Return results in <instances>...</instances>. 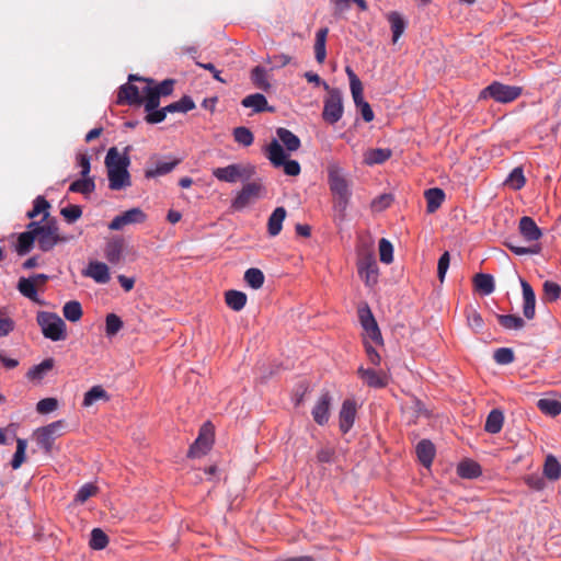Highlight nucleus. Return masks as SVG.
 Here are the masks:
<instances>
[{
	"label": "nucleus",
	"mask_w": 561,
	"mask_h": 561,
	"mask_svg": "<svg viewBox=\"0 0 561 561\" xmlns=\"http://www.w3.org/2000/svg\"><path fill=\"white\" fill-rule=\"evenodd\" d=\"M327 173L328 185L334 198L333 208L339 214L340 219L343 220L353 195L352 180L346 170L336 162L328 164Z\"/></svg>",
	"instance_id": "nucleus-1"
},
{
	"label": "nucleus",
	"mask_w": 561,
	"mask_h": 561,
	"mask_svg": "<svg viewBox=\"0 0 561 561\" xmlns=\"http://www.w3.org/2000/svg\"><path fill=\"white\" fill-rule=\"evenodd\" d=\"M105 165L111 190L119 191L131 185L128 172L130 158L127 152L121 153L116 147L110 148L105 157Z\"/></svg>",
	"instance_id": "nucleus-2"
},
{
	"label": "nucleus",
	"mask_w": 561,
	"mask_h": 561,
	"mask_svg": "<svg viewBox=\"0 0 561 561\" xmlns=\"http://www.w3.org/2000/svg\"><path fill=\"white\" fill-rule=\"evenodd\" d=\"M27 228L34 229L38 248L43 252L50 251L59 242H67L69 237L59 236V227L56 219L43 221H31Z\"/></svg>",
	"instance_id": "nucleus-3"
},
{
	"label": "nucleus",
	"mask_w": 561,
	"mask_h": 561,
	"mask_svg": "<svg viewBox=\"0 0 561 561\" xmlns=\"http://www.w3.org/2000/svg\"><path fill=\"white\" fill-rule=\"evenodd\" d=\"M36 321L46 339L57 342L67 337L66 323L57 313L39 311Z\"/></svg>",
	"instance_id": "nucleus-4"
},
{
	"label": "nucleus",
	"mask_w": 561,
	"mask_h": 561,
	"mask_svg": "<svg viewBox=\"0 0 561 561\" xmlns=\"http://www.w3.org/2000/svg\"><path fill=\"white\" fill-rule=\"evenodd\" d=\"M213 176L226 183L237 181H249L255 174V167L252 164L232 163L227 167L213 170Z\"/></svg>",
	"instance_id": "nucleus-5"
},
{
	"label": "nucleus",
	"mask_w": 561,
	"mask_h": 561,
	"mask_svg": "<svg viewBox=\"0 0 561 561\" xmlns=\"http://www.w3.org/2000/svg\"><path fill=\"white\" fill-rule=\"evenodd\" d=\"M520 93L522 89L519 87L506 85L495 81L480 92L479 99L490 98L500 103H510L516 100Z\"/></svg>",
	"instance_id": "nucleus-6"
},
{
	"label": "nucleus",
	"mask_w": 561,
	"mask_h": 561,
	"mask_svg": "<svg viewBox=\"0 0 561 561\" xmlns=\"http://www.w3.org/2000/svg\"><path fill=\"white\" fill-rule=\"evenodd\" d=\"M357 271L365 285L373 287L378 282L379 270L373 251H362L358 255Z\"/></svg>",
	"instance_id": "nucleus-7"
},
{
	"label": "nucleus",
	"mask_w": 561,
	"mask_h": 561,
	"mask_svg": "<svg viewBox=\"0 0 561 561\" xmlns=\"http://www.w3.org/2000/svg\"><path fill=\"white\" fill-rule=\"evenodd\" d=\"M343 112L342 92L333 88L328 91V96L324 99L322 118L328 124L334 125L342 118Z\"/></svg>",
	"instance_id": "nucleus-8"
},
{
	"label": "nucleus",
	"mask_w": 561,
	"mask_h": 561,
	"mask_svg": "<svg viewBox=\"0 0 561 561\" xmlns=\"http://www.w3.org/2000/svg\"><path fill=\"white\" fill-rule=\"evenodd\" d=\"M128 81H139L144 83L141 91L144 94H146V98L156 96L157 101L159 102L161 96H168L172 94L175 83L173 79H165L159 84H154L153 79L142 78L137 75H130L128 77Z\"/></svg>",
	"instance_id": "nucleus-9"
},
{
	"label": "nucleus",
	"mask_w": 561,
	"mask_h": 561,
	"mask_svg": "<svg viewBox=\"0 0 561 561\" xmlns=\"http://www.w3.org/2000/svg\"><path fill=\"white\" fill-rule=\"evenodd\" d=\"M264 186L259 181L248 182L237 193L236 197L231 201V207L234 210H242L251 203L259 199L264 192Z\"/></svg>",
	"instance_id": "nucleus-10"
},
{
	"label": "nucleus",
	"mask_w": 561,
	"mask_h": 561,
	"mask_svg": "<svg viewBox=\"0 0 561 561\" xmlns=\"http://www.w3.org/2000/svg\"><path fill=\"white\" fill-rule=\"evenodd\" d=\"M358 318L360 325L365 331L364 341L367 340L376 345L382 346L383 339L381 332L370 308L367 305L358 309Z\"/></svg>",
	"instance_id": "nucleus-11"
},
{
	"label": "nucleus",
	"mask_w": 561,
	"mask_h": 561,
	"mask_svg": "<svg viewBox=\"0 0 561 561\" xmlns=\"http://www.w3.org/2000/svg\"><path fill=\"white\" fill-rule=\"evenodd\" d=\"M181 162V159L175 157H163L153 156L150 158L151 165L145 170L146 179H154L169 174L174 168Z\"/></svg>",
	"instance_id": "nucleus-12"
},
{
	"label": "nucleus",
	"mask_w": 561,
	"mask_h": 561,
	"mask_svg": "<svg viewBox=\"0 0 561 561\" xmlns=\"http://www.w3.org/2000/svg\"><path fill=\"white\" fill-rule=\"evenodd\" d=\"M125 83L119 87L117 93V103L118 104H128V105H144L146 102V94L142 93V87H138L131 83Z\"/></svg>",
	"instance_id": "nucleus-13"
},
{
	"label": "nucleus",
	"mask_w": 561,
	"mask_h": 561,
	"mask_svg": "<svg viewBox=\"0 0 561 561\" xmlns=\"http://www.w3.org/2000/svg\"><path fill=\"white\" fill-rule=\"evenodd\" d=\"M146 214L138 207L130 208L117 215L108 224L111 230H122L127 225L141 224L146 220Z\"/></svg>",
	"instance_id": "nucleus-14"
},
{
	"label": "nucleus",
	"mask_w": 561,
	"mask_h": 561,
	"mask_svg": "<svg viewBox=\"0 0 561 561\" xmlns=\"http://www.w3.org/2000/svg\"><path fill=\"white\" fill-rule=\"evenodd\" d=\"M332 404V397L329 391H324L320 394L314 407L312 408L311 414L313 421L322 426L328 423L330 417V408Z\"/></svg>",
	"instance_id": "nucleus-15"
},
{
	"label": "nucleus",
	"mask_w": 561,
	"mask_h": 561,
	"mask_svg": "<svg viewBox=\"0 0 561 561\" xmlns=\"http://www.w3.org/2000/svg\"><path fill=\"white\" fill-rule=\"evenodd\" d=\"M357 404L353 399L343 401L339 413V425L342 433L346 434L354 425Z\"/></svg>",
	"instance_id": "nucleus-16"
},
{
	"label": "nucleus",
	"mask_w": 561,
	"mask_h": 561,
	"mask_svg": "<svg viewBox=\"0 0 561 561\" xmlns=\"http://www.w3.org/2000/svg\"><path fill=\"white\" fill-rule=\"evenodd\" d=\"M518 231L525 242L537 244L536 242L541 239L542 231L537 226L531 217L524 216L519 219Z\"/></svg>",
	"instance_id": "nucleus-17"
},
{
	"label": "nucleus",
	"mask_w": 561,
	"mask_h": 561,
	"mask_svg": "<svg viewBox=\"0 0 561 561\" xmlns=\"http://www.w3.org/2000/svg\"><path fill=\"white\" fill-rule=\"evenodd\" d=\"M159 105L160 102L157 101L156 96L146 98L144 108L146 112L145 121L148 124H159L165 119L168 111H165V106L159 108Z\"/></svg>",
	"instance_id": "nucleus-18"
},
{
	"label": "nucleus",
	"mask_w": 561,
	"mask_h": 561,
	"mask_svg": "<svg viewBox=\"0 0 561 561\" xmlns=\"http://www.w3.org/2000/svg\"><path fill=\"white\" fill-rule=\"evenodd\" d=\"M357 373L360 379L371 388H383L388 383L387 375L380 370L359 367Z\"/></svg>",
	"instance_id": "nucleus-19"
},
{
	"label": "nucleus",
	"mask_w": 561,
	"mask_h": 561,
	"mask_svg": "<svg viewBox=\"0 0 561 561\" xmlns=\"http://www.w3.org/2000/svg\"><path fill=\"white\" fill-rule=\"evenodd\" d=\"M83 275L91 277L98 284H107L111 279L107 265L99 261L90 262L83 271Z\"/></svg>",
	"instance_id": "nucleus-20"
},
{
	"label": "nucleus",
	"mask_w": 561,
	"mask_h": 561,
	"mask_svg": "<svg viewBox=\"0 0 561 561\" xmlns=\"http://www.w3.org/2000/svg\"><path fill=\"white\" fill-rule=\"evenodd\" d=\"M522 291H523V313L524 317L528 320L534 319L535 317V309H536V296L535 291L529 285L528 282H526L523 278H519Z\"/></svg>",
	"instance_id": "nucleus-21"
},
{
	"label": "nucleus",
	"mask_w": 561,
	"mask_h": 561,
	"mask_svg": "<svg viewBox=\"0 0 561 561\" xmlns=\"http://www.w3.org/2000/svg\"><path fill=\"white\" fill-rule=\"evenodd\" d=\"M242 106L252 108L254 113L274 112L273 106H268L266 98L261 93H253L241 101Z\"/></svg>",
	"instance_id": "nucleus-22"
},
{
	"label": "nucleus",
	"mask_w": 561,
	"mask_h": 561,
	"mask_svg": "<svg viewBox=\"0 0 561 561\" xmlns=\"http://www.w3.org/2000/svg\"><path fill=\"white\" fill-rule=\"evenodd\" d=\"M124 240L119 237L113 238L107 241L104 255L111 264H117L123 257Z\"/></svg>",
	"instance_id": "nucleus-23"
},
{
	"label": "nucleus",
	"mask_w": 561,
	"mask_h": 561,
	"mask_svg": "<svg viewBox=\"0 0 561 561\" xmlns=\"http://www.w3.org/2000/svg\"><path fill=\"white\" fill-rule=\"evenodd\" d=\"M286 218V209L284 207H276L267 221V232L271 237L279 234L283 228V222Z\"/></svg>",
	"instance_id": "nucleus-24"
},
{
	"label": "nucleus",
	"mask_w": 561,
	"mask_h": 561,
	"mask_svg": "<svg viewBox=\"0 0 561 561\" xmlns=\"http://www.w3.org/2000/svg\"><path fill=\"white\" fill-rule=\"evenodd\" d=\"M387 20L392 32V42L397 43L407 28V21L402 14L397 11L389 12L387 14Z\"/></svg>",
	"instance_id": "nucleus-25"
},
{
	"label": "nucleus",
	"mask_w": 561,
	"mask_h": 561,
	"mask_svg": "<svg viewBox=\"0 0 561 561\" xmlns=\"http://www.w3.org/2000/svg\"><path fill=\"white\" fill-rule=\"evenodd\" d=\"M416 455L423 466L430 467L435 457V447L433 443L428 439H422L416 445Z\"/></svg>",
	"instance_id": "nucleus-26"
},
{
	"label": "nucleus",
	"mask_w": 561,
	"mask_h": 561,
	"mask_svg": "<svg viewBox=\"0 0 561 561\" xmlns=\"http://www.w3.org/2000/svg\"><path fill=\"white\" fill-rule=\"evenodd\" d=\"M16 288L22 296L28 298L33 302L38 305L43 304V300L38 297L36 285L30 277H21L18 282Z\"/></svg>",
	"instance_id": "nucleus-27"
},
{
	"label": "nucleus",
	"mask_w": 561,
	"mask_h": 561,
	"mask_svg": "<svg viewBox=\"0 0 561 561\" xmlns=\"http://www.w3.org/2000/svg\"><path fill=\"white\" fill-rule=\"evenodd\" d=\"M392 154L389 148L368 149L364 153V163L367 165L381 164L386 162Z\"/></svg>",
	"instance_id": "nucleus-28"
},
{
	"label": "nucleus",
	"mask_w": 561,
	"mask_h": 561,
	"mask_svg": "<svg viewBox=\"0 0 561 561\" xmlns=\"http://www.w3.org/2000/svg\"><path fill=\"white\" fill-rule=\"evenodd\" d=\"M35 241H36V239H35L34 229L27 228L26 231L20 233L18 237L16 245H15V250H16L18 254L19 255L27 254L32 250Z\"/></svg>",
	"instance_id": "nucleus-29"
},
{
	"label": "nucleus",
	"mask_w": 561,
	"mask_h": 561,
	"mask_svg": "<svg viewBox=\"0 0 561 561\" xmlns=\"http://www.w3.org/2000/svg\"><path fill=\"white\" fill-rule=\"evenodd\" d=\"M504 423V414L499 409H493L486 416L484 430L490 434H497L501 432Z\"/></svg>",
	"instance_id": "nucleus-30"
},
{
	"label": "nucleus",
	"mask_w": 561,
	"mask_h": 561,
	"mask_svg": "<svg viewBox=\"0 0 561 561\" xmlns=\"http://www.w3.org/2000/svg\"><path fill=\"white\" fill-rule=\"evenodd\" d=\"M425 199L427 203L426 210L432 214L435 213L445 199V193L442 188L433 187L425 191Z\"/></svg>",
	"instance_id": "nucleus-31"
},
{
	"label": "nucleus",
	"mask_w": 561,
	"mask_h": 561,
	"mask_svg": "<svg viewBox=\"0 0 561 561\" xmlns=\"http://www.w3.org/2000/svg\"><path fill=\"white\" fill-rule=\"evenodd\" d=\"M266 156L274 167H280L286 160V153L276 139H273L267 146Z\"/></svg>",
	"instance_id": "nucleus-32"
},
{
	"label": "nucleus",
	"mask_w": 561,
	"mask_h": 561,
	"mask_svg": "<svg viewBox=\"0 0 561 561\" xmlns=\"http://www.w3.org/2000/svg\"><path fill=\"white\" fill-rule=\"evenodd\" d=\"M247 295L243 291L230 289L225 294L227 306L233 311H240L247 304Z\"/></svg>",
	"instance_id": "nucleus-33"
},
{
	"label": "nucleus",
	"mask_w": 561,
	"mask_h": 561,
	"mask_svg": "<svg viewBox=\"0 0 561 561\" xmlns=\"http://www.w3.org/2000/svg\"><path fill=\"white\" fill-rule=\"evenodd\" d=\"M276 135L288 151H296L300 148V139L289 129L279 127L276 129Z\"/></svg>",
	"instance_id": "nucleus-34"
},
{
	"label": "nucleus",
	"mask_w": 561,
	"mask_h": 561,
	"mask_svg": "<svg viewBox=\"0 0 561 561\" xmlns=\"http://www.w3.org/2000/svg\"><path fill=\"white\" fill-rule=\"evenodd\" d=\"M458 476L463 479H474L481 476V466L473 460H463L458 465Z\"/></svg>",
	"instance_id": "nucleus-35"
},
{
	"label": "nucleus",
	"mask_w": 561,
	"mask_h": 561,
	"mask_svg": "<svg viewBox=\"0 0 561 561\" xmlns=\"http://www.w3.org/2000/svg\"><path fill=\"white\" fill-rule=\"evenodd\" d=\"M328 33H329L328 27L320 28L316 33L314 56H316V60L319 64H322L327 57L325 43H327Z\"/></svg>",
	"instance_id": "nucleus-36"
},
{
	"label": "nucleus",
	"mask_w": 561,
	"mask_h": 561,
	"mask_svg": "<svg viewBox=\"0 0 561 561\" xmlns=\"http://www.w3.org/2000/svg\"><path fill=\"white\" fill-rule=\"evenodd\" d=\"M476 289L482 295H490L494 291L495 285L493 276L485 273H479L473 278Z\"/></svg>",
	"instance_id": "nucleus-37"
},
{
	"label": "nucleus",
	"mask_w": 561,
	"mask_h": 561,
	"mask_svg": "<svg viewBox=\"0 0 561 561\" xmlns=\"http://www.w3.org/2000/svg\"><path fill=\"white\" fill-rule=\"evenodd\" d=\"M543 476L550 481H557L561 478V465L558 459L548 455L543 463Z\"/></svg>",
	"instance_id": "nucleus-38"
},
{
	"label": "nucleus",
	"mask_w": 561,
	"mask_h": 561,
	"mask_svg": "<svg viewBox=\"0 0 561 561\" xmlns=\"http://www.w3.org/2000/svg\"><path fill=\"white\" fill-rule=\"evenodd\" d=\"M514 254L526 255V254H538L540 247L538 244H530L529 247H523L518 243L516 238H508L504 243Z\"/></svg>",
	"instance_id": "nucleus-39"
},
{
	"label": "nucleus",
	"mask_w": 561,
	"mask_h": 561,
	"mask_svg": "<svg viewBox=\"0 0 561 561\" xmlns=\"http://www.w3.org/2000/svg\"><path fill=\"white\" fill-rule=\"evenodd\" d=\"M54 367V359L46 358L38 365L33 366L26 374L31 380H42L44 376Z\"/></svg>",
	"instance_id": "nucleus-40"
},
{
	"label": "nucleus",
	"mask_w": 561,
	"mask_h": 561,
	"mask_svg": "<svg viewBox=\"0 0 561 561\" xmlns=\"http://www.w3.org/2000/svg\"><path fill=\"white\" fill-rule=\"evenodd\" d=\"M251 80L257 89L267 91L271 88V83L267 78V70L262 66H256L252 69Z\"/></svg>",
	"instance_id": "nucleus-41"
},
{
	"label": "nucleus",
	"mask_w": 561,
	"mask_h": 561,
	"mask_svg": "<svg viewBox=\"0 0 561 561\" xmlns=\"http://www.w3.org/2000/svg\"><path fill=\"white\" fill-rule=\"evenodd\" d=\"M213 439L209 436H198L194 444L190 447V457H201L205 455L211 447Z\"/></svg>",
	"instance_id": "nucleus-42"
},
{
	"label": "nucleus",
	"mask_w": 561,
	"mask_h": 561,
	"mask_svg": "<svg viewBox=\"0 0 561 561\" xmlns=\"http://www.w3.org/2000/svg\"><path fill=\"white\" fill-rule=\"evenodd\" d=\"M62 314L70 322L79 321L83 314L81 304L77 300L66 302L62 307Z\"/></svg>",
	"instance_id": "nucleus-43"
},
{
	"label": "nucleus",
	"mask_w": 561,
	"mask_h": 561,
	"mask_svg": "<svg viewBox=\"0 0 561 561\" xmlns=\"http://www.w3.org/2000/svg\"><path fill=\"white\" fill-rule=\"evenodd\" d=\"M95 190V183L93 178L85 176L79 180L73 181L70 186L69 191L73 193H81V194H90Z\"/></svg>",
	"instance_id": "nucleus-44"
},
{
	"label": "nucleus",
	"mask_w": 561,
	"mask_h": 561,
	"mask_svg": "<svg viewBox=\"0 0 561 561\" xmlns=\"http://www.w3.org/2000/svg\"><path fill=\"white\" fill-rule=\"evenodd\" d=\"M193 108H195V103L188 95H184L179 101L165 106V111H168V113H187Z\"/></svg>",
	"instance_id": "nucleus-45"
},
{
	"label": "nucleus",
	"mask_w": 561,
	"mask_h": 561,
	"mask_svg": "<svg viewBox=\"0 0 561 561\" xmlns=\"http://www.w3.org/2000/svg\"><path fill=\"white\" fill-rule=\"evenodd\" d=\"M537 408L545 414L557 416L561 413V402L556 399L543 398L537 402Z\"/></svg>",
	"instance_id": "nucleus-46"
},
{
	"label": "nucleus",
	"mask_w": 561,
	"mask_h": 561,
	"mask_svg": "<svg viewBox=\"0 0 561 561\" xmlns=\"http://www.w3.org/2000/svg\"><path fill=\"white\" fill-rule=\"evenodd\" d=\"M50 207L49 203L43 197V196H37L35 199H34V203H33V208L31 210H28L26 213V216L31 219L37 217L38 215L43 214V220H46L49 213H48V208Z\"/></svg>",
	"instance_id": "nucleus-47"
},
{
	"label": "nucleus",
	"mask_w": 561,
	"mask_h": 561,
	"mask_svg": "<svg viewBox=\"0 0 561 561\" xmlns=\"http://www.w3.org/2000/svg\"><path fill=\"white\" fill-rule=\"evenodd\" d=\"M496 319L506 330H520L525 327V321L515 314H497Z\"/></svg>",
	"instance_id": "nucleus-48"
},
{
	"label": "nucleus",
	"mask_w": 561,
	"mask_h": 561,
	"mask_svg": "<svg viewBox=\"0 0 561 561\" xmlns=\"http://www.w3.org/2000/svg\"><path fill=\"white\" fill-rule=\"evenodd\" d=\"M107 392L101 386H93L89 391L84 393L83 407H91L98 400H108Z\"/></svg>",
	"instance_id": "nucleus-49"
},
{
	"label": "nucleus",
	"mask_w": 561,
	"mask_h": 561,
	"mask_svg": "<svg viewBox=\"0 0 561 561\" xmlns=\"http://www.w3.org/2000/svg\"><path fill=\"white\" fill-rule=\"evenodd\" d=\"M525 183L526 179L524 175V171L520 167L513 169L505 180V184L515 191L520 190L525 185Z\"/></svg>",
	"instance_id": "nucleus-50"
},
{
	"label": "nucleus",
	"mask_w": 561,
	"mask_h": 561,
	"mask_svg": "<svg viewBox=\"0 0 561 561\" xmlns=\"http://www.w3.org/2000/svg\"><path fill=\"white\" fill-rule=\"evenodd\" d=\"M244 280L249 286L254 289H259L264 284V274L261 270L251 267L244 273Z\"/></svg>",
	"instance_id": "nucleus-51"
},
{
	"label": "nucleus",
	"mask_w": 561,
	"mask_h": 561,
	"mask_svg": "<svg viewBox=\"0 0 561 561\" xmlns=\"http://www.w3.org/2000/svg\"><path fill=\"white\" fill-rule=\"evenodd\" d=\"M27 448V442L24 438H16V450L11 460L12 469H19L25 461V453Z\"/></svg>",
	"instance_id": "nucleus-52"
},
{
	"label": "nucleus",
	"mask_w": 561,
	"mask_h": 561,
	"mask_svg": "<svg viewBox=\"0 0 561 561\" xmlns=\"http://www.w3.org/2000/svg\"><path fill=\"white\" fill-rule=\"evenodd\" d=\"M89 545L93 550H103L108 545V537L101 528H94Z\"/></svg>",
	"instance_id": "nucleus-53"
},
{
	"label": "nucleus",
	"mask_w": 561,
	"mask_h": 561,
	"mask_svg": "<svg viewBox=\"0 0 561 561\" xmlns=\"http://www.w3.org/2000/svg\"><path fill=\"white\" fill-rule=\"evenodd\" d=\"M37 445L46 453L49 454L53 449L55 438L49 435L42 427L37 428L34 433Z\"/></svg>",
	"instance_id": "nucleus-54"
},
{
	"label": "nucleus",
	"mask_w": 561,
	"mask_h": 561,
	"mask_svg": "<svg viewBox=\"0 0 561 561\" xmlns=\"http://www.w3.org/2000/svg\"><path fill=\"white\" fill-rule=\"evenodd\" d=\"M232 135H233L234 141H237L239 145H241L243 147H249L253 144L254 136L248 127H243V126L236 127L233 129Z\"/></svg>",
	"instance_id": "nucleus-55"
},
{
	"label": "nucleus",
	"mask_w": 561,
	"mask_h": 561,
	"mask_svg": "<svg viewBox=\"0 0 561 561\" xmlns=\"http://www.w3.org/2000/svg\"><path fill=\"white\" fill-rule=\"evenodd\" d=\"M392 202H393L392 194L383 193V194H380L379 196L375 197L371 201L370 208L374 213H380V211L387 209L388 207H390Z\"/></svg>",
	"instance_id": "nucleus-56"
},
{
	"label": "nucleus",
	"mask_w": 561,
	"mask_h": 561,
	"mask_svg": "<svg viewBox=\"0 0 561 561\" xmlns=\"http://www.w3.org/2000/svg\"><path fill=\"white\" fill-rule=\"evenodd\" d=\"M123 328V321L115 313H108L105 319V333L114 336Z\"/></svg>",
	"instance_id": "nucleus-57"
},
{
	"label": "nucleus",
	"mask_w": 561,
	"mask_h": 561,
	"mask_svg": "<svg viewBox=\"0 0 561 561\" xmlns=\"http://www.w3.org/2000/svg\"><path fill=\"white\" fill-rule=\"evenodd\" d=\"M380 261L390 264L393 261V247L391 242L385 238L379 241Z\"/></svg>",
	"instance_id": "nucleus-58"
},
{
	"label": "nucleus",
	"mask_w": 561,
	"mask_h": 561,
	"mask_svg": "<svg viewBox=\"0 0 561 561\" xmlns=\"http://www.w3.org/2000/svg\"><path fill=\"white\" fill-rule=\"evenodd\" d=\"M494 360L500 365H508L514 362V352L510 347H500L494 352Z\"/></svg>",
	"instance_id": "nucleus-59"
},
{
	"label": "nucleus",
	"mask_w": 561,
	"mask_h": 561,
	"mask_svg": "<svg viewBox=\"0 0 561 561\" xmlns=\"http://www.w3.org/2000/svg\"><path fill=\"white\" fill-rule=\"evenodd\" d=\"M542 288H543V295L547 300L556 301L557 299L560 298L561 287L559 284L551 282V280H546L543 283Z\"/></svg>",
	"instance_id": "nucleus-60"
},
{
	"label": "nucleus",
	"mask_w": 561,
	"mask_h": 561,
	"mask_svg": "<svg viewBox=\"0 0 561 561\" xmlns=\"http://www.w3.org/2000/svg\"><path fill=\"white\" fill-rule=\"evenodd\" d=\"M60 214L68 224H72L82 216V208L79 205H68L61 208Z\"/></svg>",
	"instance_id": "nucleus-61"
},
{
	"label": "nucleus",
	"mask_w": 561,
	"mask_h": 561,
	"mask_svg": "<svg viewBox=\"0 0 561 561\" xmlns=\"http://www.w3.org/2000/svg\"><path fill=\"white\" fill-rule=\"evenodd\" d=\"M98 491L96 485L92 483H85L83 484L77 492L75 496V501L77 503H84L87 500H89L91 496H93Z\"/></svg>",
	"instance_id": "nucleus-62"
},
{
	"label": "nucleus",
	"mask_w": 561,
	"mask_h": 561,
	"mask_svg": "<svg viewBox=\"0 0 561 561\" xmlns=\"http://www.w3.org/2000/svg\"><path fill=\"white\" fill-rule=\"evenodd\" d=\"M58 407V401L55 398H45L37 402L36 410L41 414H47L55 411Z\"/></svg>",
	"instance_id": "nucleus-63"
},
{
	"label": "nucleus",
	"mask_w": 561,
	"mask_h": 561,
	"mask_svg": "<svg viewBox=\"0 0 561 561\" xmlns=\"http://www.w3.org/2000/svg\"><path fill=\"white\" fill-rule=\"evenodd\" d=\"M316 457L320 463H332L335 458V449L330 446H323L317 451Z\"/></svg>",
	"instance_id": "nucleus-64"
}]
</instances>
